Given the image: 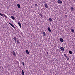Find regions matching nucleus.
I'll list each match as a JSON object with an SVG mask.
<instances>
[{
	"label": "nucleus",
	"mask_w": 75,
	"mask_h": 75,
	"mask_svg": "<svg viewBox=\"0 0 75 75\" xmlns=\"http://www.w3.org/2000/svg\"><path fill=\"white\" fill-rule=\"evenodd\" d=\"M9 24H10V25H11V26H12V27H13L14 28H15L14 26V25H13V24H12L10 23H9Z\"/></svg>",
	"instance_id": "nucleus-7"
},
{
	"label": "nucleus",
	"mask_w": 75,
	"mask_h": 75,
	"mask_svg": "<svg viewBox=\"0 0 75 75\" xmlns=\"http://www.w3.org/2000/svg\"><path fill=\"white\" fill-rule=\"evenodd\" d=\"M35 6H37V4H35Z\"/></svg>",
	"instance_id": "nucleus-25"
},
{
	"label": "nucleus",
	"mask_w": 75,
	"mask_h": 75,
	"mask_svg": "<svg viewBox=\"0 0 75 75\" xmlns=\"http://www.w3.org/2000/svg\"><path fill=\"white\" fill-rule=\"evenodd\" d=\"M39 16L41 17H42V15L41 14V13H40L39 14Z\"/></svg>",
	"instance_id": "nucleus-20"
},
{
	"label": "nucleus",
	"mask_w": 75,
	"mask_h": 75,
	"mask_svg": "<svg viewBox=\"0 0 75 75\" xmlns=\"http://www.w3.org/2000/svg\"><path fill=\"white\" fill-rule=\"evenodd\" d=\"M65 18H67V15H65Z\"/></svg>",
	"instance_id": "nucleus-23"
},
{
	"label": "nucleus",
	"mask_w": 75,
	"mask_h": 75,
	"mask_svg": "<svg viewBox=\"0 0 75 75\" xmlns=\"http://www.w3.org/2000/svg\"><path fill=\"white\" fill-rule=\"evenodd\" d=\"M57 2L58 3H59V4H62V1L60 0H59L57 1Z\"/></svg>",
	"instance_id": "nucleus-1"
},
{
	"label": "nucleus",
	"mask_w": 75,
	"mask_h": 75,
	"mask_svg": "<svg viewBox=\"0 0 75 75\" xmlns=\"http://www.w3.org/2000/svg\"><path fill=\"white\" fill-rule=\"evenodd\" d=\"M71 31L72 33H74V29H71Z\"/></svg>",
	"instance_id": "nucleus-16"
},
{
	"label": "nucleus",
	"mask_w": 75,
	"mask_h": 75,
	"mask_svg": "<svg viewBox=\"0 0 75 75\" xmlns=\"http://www.w3.org/2000/svg\"><path fill=\"white\" fill-rule=\"evenodd\" d=\"M60 41H61V42H64V40L62 38H60Z\"/></svg>",
	"instance_id": "nucleus-6"
},
{
	"label": "nucleus",
	"mask_w": 75,
	"mask_h": 75,
	"mask_svg": "<svg viewBox=\"0 0 75 75\" xmlns=\"http://www.w3.org/2000/svg\"><path fill=\"white\" fill-rule=\"evenodd\" d=\"M47 29H48V30L49 31V32H51V29H50V28H49V27Z\"/></svg>",
	"instance_id": "nucleus-13"
},
{
	"label": "nucleus",
	"mask_w": 75,
	"mask_h": 75,
	"mask_svg": "<svg viewBox=\"0 0 75 75\" xmlns=\"http://www.w3.org/2000/svg\"><path fill=\"white\" fill-rule=\"evenodd\" d=\"M22 64L23 66H24L25 65L24 64V63L23 62H22Z\"/></svg>",
	"instance_id": "nucleus-22"
},
{
	"label": "nucleus",
	"mask_w": 75,
	"mask_h": 75,
	"mask_svg": "<svg viewBox=\"0 0 75 75\" xmlns=\"http://www.w3.org/2000/svg\"><path fill=\"white\" fill-rule=\"evenodd\" d=\"M13 39L15 41V42L16 44V42H17V38H16V37H14L13 38Z\"/></svg>",
	"instance_id": "nucleus-4"
},
{
	"label": "nucleus",
	"mask_w": 75,
	"mask_h": 75,
	"mask_svg": "<svg viewBox=\"0 0 75 75\" xmlns=\"http://www.w3.org/2000/svg\"><path fill=\"white\" fill-rule=\"evenodd\" d=\"M42 35H43V36H45V35H46V34H45V32H44L42 33Z\"/></svg>",
	"instance_id": "nucleus-10"
},
{
	"label": "nucleus",
	"mask_w": 75,
	"mask_h": 75,
	"mask_svg": "<svg viewBox=\"0 0 75 75\" xmlns=\"http://www.w3.org/2000/svg\"><path fill=\"white\" fill-rule=\"evenodd\" d=\"M45 6L46 7V8H48V5L47 4H45Z\"/></svg>",
	"instance_id": "nucleus-8"
},
{
	"label": "nucleus",
	"mask_w": 75,
	"mask_h": 75,
	"mask_svg": "<svg viewBox=\"0 0 75 75\" xmlns=\"http://www.w3.org/2000/svg\"><path fill=\"white\" fill-rule=\"evenodd\" d=\"M17 7H18V8H20V4H17Z\"/></svg>",
	"instance_id": "nucleus-17"
},
{
	"label": "nucleus",
	"mask_w": 75,
	"mask_h": 75,
	"mask_svg": "<svg viewBox=\"0 0 75 75\" xmlns=\"http://www.w3.org/2000/svg\"><path fill=\"white\" fill-rule=\"evenodd\" d=\"M71 11H72L73 12L74 10V8H73V7H71Z\"/></svg>",
	"instance_id": "nucleus-12"
},
{
	"label": "nucleus",
	"mask_w": 75,
	"mask_h": 75,
	"mask_svg": "<svg viewBox=\"0 0 75 75\" xmlns=\"http://www.w3.org/2000/svg\"><path fill=\"white\" fill-rule=\"evenodd\" d=\"M11 18L13 20H15V18L13 16H11Z\"/></svg>",
	"instance_id": "nucleus-14"
},
{
	"label": "nucleus",
	"mask_w": 75,
	"mask_h": 75,
	"mask_svg": "<svg viewBox=\"0 0 75 75\" xmlns=\"http://www.w3.org/2000/svg\"><path fill=\"white\" fill-rule=\"evenodd\" d=\"M47 54H48V52H47Z\"/></svg>",
	"instance_id": "nucleus-26"
},
{
	"label": "nucleus",
	"mask_w": 75,
	"mask_h": 75,
	"mask_svg": "<svg viewBox=\"0 0 75 75\" xmlns=\"http://www.w3.org/2000/svg\"><path fill=\"white\" fill-rule=\"evenodd\" d=\"M69 52L70 54H72V52L71 51H69Z\"/></svg>",
	"instance_id": "nucleus-18"
},
{
	"label": "nucleus",
	"mask_w": 75,
	"mask_h": 75,
	"mask_svg": "<svg viewBox=\"0 0 75 75\" xmlns=\"http://www.w3.org/2000/svg\"><path fill=\"white\" fill-rule=\"evenodd\" d=\"M64 55L65 57H66V58H67V57L68 56H67V55H66V54H64Z\"/></svg>",
	"instance_id": "nucleus-21"
},
{
	"label": "nucleus",
	"mask_w": 75,
	"mask_h": 75,
	"mask_svg": "<svg viewBox=\"0 0 75 75\" xmlns=\"http://www.w3.org/2000/svg\"><path fill=\"white\" fill-rule=\"evenodd\" d=\"M12 54L13 55H14V57L16 56V53H15V52H14V51H13Z\"/></svg>",
	"instance_id": "nucleus-5"
},
{
	"label": "nucleus",
	"mask_w": 75,
	"mask_h": 75,
	"mask_svg": "<svg viewBox=\"0 0 75 75\" xmlns=\"http://www.w3.org/2000/svg\"><path fill=\"white\" fill-rule=\"evenodd\" d=\"M18 24L20 26L21 28V23H20V22H18Z\"/></svg>",
	"instance_id": "nucleus-9"
},
{
	"label": "nucleus",
	"mask_w": 75,
	"mask_h": 75,
	"mask_svg": "<svg viewBox=\"0 0 75 75\" xmlns=\"http://www.w3.org/2000/svg\"><path fill=\"white\" fill-rule=\"evenodd\" d=\"M22 75H25L24 74V71L23 70H22Z\"/></svg>",
	"instance_id": "nucleus-15"
},
{
	"label": "nucleus",
	"mask_w": 75,
	"mask_h": 75,
	"mask_svg": "<svg viewBox=\"0 0 75 75\" xmlns=\"http://www.w3.org/2000/svg\"><path fill=\"white\" fill-rule=\"evenodd\" d=\"M0 15L2 16H4L6 18H7V16H6V15L4 14H3L1 13H0Z\"/></svg>",
	"instance_id": "nucleus-2"
},
{
	"label": "nucleus",
	"mask_w": 75,
	"mask_h": 75,
	"mask_svg": "<svg viewBox=\"0 0 75 75\" xmlns=\"http://www.w3.org/2000/svg\"><path fill=\"white\" fill-rule=\"evenodd\" d=\"M60 50H61L62 51V52H64V49L62 47H60Z\"/></svg>",
	"instance_id": "nucleus-3"
},
{
	"label": "nucleus",
	"mask_w": 75,
	"mask_h": 75,
	"mask_svg": "<svg viewBox=\"0 0 75 75\" xmlns=\"http://www.w3.org/2000/svg\"><path fill=\"white\" fill-rule=\"evenodd\" d=\"M26 53L28 54V55L29 54V52H28V50H26Z\"/></svg>",
	"instance_id": "nucleus-11"
},
{
	"label": "nucleus",
	"mask_w": 75,
	"mask_h": 75,
	"mask_svg": "<svg viewBox=\"0 0 75 75\" xmlns=\"http://www.w3.org/2000/svg\"><path fill=\"white\" fill-rule=\"evenodd\" d=\"M49 20L50 21V22L52 21V19H51V18H49Z\"/></svg>",
	"instance_id": "nucleus-19"
},
{
	"label": "nucleus",
	"mask_w": 75,
	"mask_h": 75,
	"mask_svg": "<svg viewBox=\"0 0 75 75\" xmlns=\"http://www.w3.org/2000/svg\"><path fill=\"white\" fill-rule=\"evenodd\" d=\"M17 44H18V43H19V42H18V40L17 41Z\"/></svg>",
	"instance_id": "nucleus-24"
}]
</instances>
